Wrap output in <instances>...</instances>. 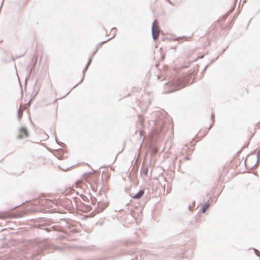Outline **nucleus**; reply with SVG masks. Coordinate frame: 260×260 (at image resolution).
I'll return each instance as SVG.
<instances>
[{
    "instance_id": "nucleus-1",
    "label": "nucleus",
    "mask_w": 260,
    "mask_h": 260,
    "mask_svg": "<svg viewBox=\"0 0 260 260\" xmlns=\"http://www.w3.org/2000/svg\"><path fill=\"white\" fill-rule=\"evenodd\" d=\"M186 84V81L181 78H176L173 82L167 83V84H170L173 87V89L171 91H174L183 88Z\"/></svg>"
},
{
    "instance_id": "nucleus-2",
    "label": "nucleus",
    "mask_w": 260,
    "mask_h": 260,
    "mask_svg": "<svg viewBox=\"0 0 260 260\" xmlns=\"http://www.w3.org/2000/svg\"><path fill=\"white\" fill-rule=\"evenodd\" d=\"M159 28L158 26V23L157 20H155L152 24L151 31L153 40H155L157 39L159 34Z\"/></svg>"
},
{
    "instance_id": "nucleus-3",
    "label": "nucleus",
    "mask_w": 260,
    "mask_h": 260,
    "mask_svg": "<svg viewBox=\"0 0 260 260\" xmlns=\"http://www.w3.org/2000/svg\"><path fill=\"white\" fill-rule=\"evenodd\" d=\"M24 136H25V137H27L28 134L25 128L22 127L19 130V135L18 136V139H22L24 138Z\"/></svg>"
},
{
    "instance_id": "nucleus-4",
    "label": "nucleus",
    "mask_w": 260,
    "mask_h": 260,
    "mask_svg": "<svg viewBox=\"0 0 260 260\" xmlns=\"http://www.w3.org/2000/svg\"><path fill=\"white\" fill-rule=\"evenodd\" d=\"M144 193L143 190H140L139 192L133 196V198L135 199H140Z\"/></svg>"
},
{
    "instance_id": "nucleus-5",
    "label": "nucleus",
    "mask_w": 260,
    "mask_h": 260,
    "mask_svg": "<svg viewBox=\"0 0 260 260\" xmlns=\"http://www.w3.org/2000/svg\"><path fill=\"white\" fill-rule=\"evenodd\" d=\"M141 173L147 175L148 173V168L145 167H142L141 169Z\"/></svg>"
},
{
    "instance_id": "nucleus-6",
    "label": "nucleus",
    "mask_w": 260,
    "mask_h": 260,
    "mask_svg": "<svg viewBox=\"0 0 260 260\" xmlns=\"http://www.w3.org/2000/svg\"><path fill=\"white\" fill-rule=\"evenodd\" d=\"M209 204L208 203H205L203 206V208H202V212H205V211L208 208V207H209Z\"/></svg>"
},
{
    "instance_id": "nucleus-7",
    "label": "nucleus",
    "mask_w": 260,
    "mask_h": 260,
    "mask_svg": "<svg viewBox=\"0 0 260 260\" xmlns=\"http://www.w3.org/2000/svg\"><path fill=\"white\" fill-rule=\"evenodd\" d=\"M91 59H92V58L91 57V58L89 59V61H88V62L87 63V65H86V67L85 68L84 70H83V73H84V72H85V71H86V70H87V69H88V67H89V64H90V63L91 61Z\"/></svg>"
},
{
    "instance_id": "nucleus-8",
    "label": "nucleus",
    "mask_w": 260,
    "mask_h": 260,
    "mask_svg": "<svg viewBox=\"0 0 260 260\" xmlns=\"http://www.w3.org/2000/svg\"><path fill=\"white\" fill-rule=\"evenodd\" d=\"M42 251H43V249H41V251L39 252L33 254L32 255L33 258H37L38 255H39L40 254V253L42 252Z\"/></svg>"
},
{
    "instance_id": "nucleus-9",
    "label": "nucleus",
    "mask_w": 260,
    "mask_h": 260,
    "mask_svg": "<svg viewBox=\"0 0 260 260\" xmlns=\"http://www.w3.org/2000/svg\"><path fill=\"white\" fill-rule=\"evenodd\" d=\"M18 118H20L21 115H22V112H21V110H20V108H19V109L18 110Z\"/></svg>"
},
{
    "instance_id": "nucleus-10",
    "label": "nucleus",
    "mask_w": 260,
    "mask_h": 260,
    "mask_svg": "<svg viewBox=\"0 0 260 260\" xmlns=\"http://www.w3.org/2000/svg\"><path fill=\"white\" fill-rule=\"evenodd\" d=\"M6 217V215L3 214V213H0V218L1 219H5Z\"/></svg>"
},
{
    "instance_id": "nucleus-11",
    "label": "nucleus",
    "mask_w": 260,
    "mask_h": 260,
    "mask_svg": "<svg viewBox=\"0 0 260 260\" xmlns=\"http://www.w3.org/2000/svg\"><path fill=\"white\" fill-rule=\"evenodd\" d=\"M254 251L255 252V253L259 256H260V252L259 251H258L257 250H256V249H254Z\"/></svg>"
},
{
    "instance_id": "nucleus-12",
    "label": "nucleus",
    "mask_w": 260,
    "mask_h": 260,
    "mask_svg": "<svg viewBox=\"0 0 260 260\" xmlns=\"http://www.w3.org/2000/svg\"><path fill=\"white\" fill-rule=\"evenodd\" d=\"M96 52V50L93 53V55H94L95 54Z\"/></svg>"
},
{
    "instance_id": "nucleus-13",
    "label": "nucleus",
    "mask_w": 260,
    "mask_h": 260,
    "mask_svg": "<svg viewBox=\"0 0 260 260\" xmlns=\"http://www.w3.org/2000/svg\"><path fill=\"white\" fill-rule=\"evenodd\" d=\"M106 206H107V205H104V207L102 209H104V208L106 207Z\"/></svg>"
},
{
    "instance_id": "nucleus-14",
    "label": "nucleus",
    "mask_w": 260,
    "mask_h": 260,
    "mask_svg": "<svg viewBox=\"0 0 260 260\" xmlns=\"http://www.w3.org/2000/svg\"><path fill=\"white\" fill-rule=\"evenodd\" d=\"M78 185H79V184H78V183H77V184H76V186H77V187H78Z\"/></svg>"
}]
</instances>
